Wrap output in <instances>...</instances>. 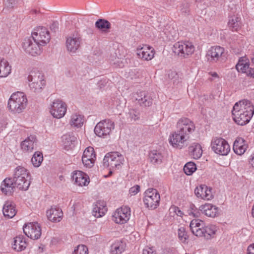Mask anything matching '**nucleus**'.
Segmentation results:
<instances>
[{
	"label": "nucleus",
	"instance_id": "obj_1",
	"mask_svg": "<svg viewBox=\"0 0 254 254\" xmlns=\"http://www.w3.org/2000/svg\"><path fill=\"white\" fill-rule=\"evenodd\" d=\"M176 130L170 133L168 141L173 148L181 149L187 146L190 136L195 131V124L189 118L183 117L179 119L176 125Z\"/></svg>",
	"mask_w": 254,
	"mask_h": 254
},
{
	"label": "nucleus",
	"instance_id": "obj_2",
	"mask_svg": "<svg viewBox=\"0 0 254 254\" xmlns=\"http://www.w3.org/2000/svg\"><path fill=\"white\" fill-rule=\"evenodd\" d=\"M232 117L235 122L244 126L249 123L254 114V105L248 100H242L233 106Z\"/></svg>",
	"mask_w": 254,
	"mask_h": 254
},
{
	"label": "nucleus",
	"instance_id": "obj_3",
	"mask_svg": "<svg viewBox=\"0 0 254 254\" xmlns=\"http://www.w3.org/2000/svg\"><path fill=\"white\" fill-rule=\"evenodd\" d=\"M27 105V99L25 95L20 92L13 93L9 98L7 108L12 114L22 113Z\"/></svg>",
	"mask_w": 254,
	"mask_h": 254
},
{
	"label": "nucleus",
	"instance_id": "obj_4",
	"mask_svg": "<svg viewBox=\"0 0 254 254\" xmlns=\"http://www.w3.org/2000/svg\"><path fill=\"white\" fill-rule=\"evenodd\" d=\"M190 227L193 235L197 237H204L207 239L213 237L216 231V227L213 225H208L203 228V222L198 219L191 220Z\"/></svg>",
	"mask_w": 254,
	"mask_h": 254
},
{
	"label": "nucleus",
	"instance_id": "obj_5",
	"mask_svg": "<svg viewBox=\"0 0 254 254\" xmlns=\"http://www.w3.org/2000/svg\"><path fill=\"white\" fill-rule=\"evenodd\" d=\"M13 181L16 187L22 190H26L31 183V175L29 172L25 168L17 167L14 170Z\"/></svg>",
	"mask_w": 254,
	"mask_h": 254
},
{
	"label": "nucleus",
	"instance_id": "obj_6",
	"mask_svg": "<svg viewBox=\"0 0 254 254\" xmlns=\"http://www.w3.org/2000/svg\"><path fill=\"white\" fill-rule=\"evenodd\" d=\"M124 162V156L118 152H112L107 154L103 159V166L109 169L110 175L112 171L119 168Z\"/></svg>",
	"mask_w": 254,
	"mask_h": 254
},
{
	"label": "nucleus",
	"instance_id": "obj_7",
	"mask_svg": "<svg viewBox=\"0 0 254 254\" xmlns=\"http://www.w3.org/2000/svg\"><path fill=\"white\" fill-rule=\"evenodd\" d=\"M30 89L35 92H40L46 85V80L43 73L39 71L32 70L27 77Z\"/></svg>",
	"mask_w": 254,
	"mask_h": 254
},
{
	"label": "nucleus",
	"instance_id": "obj_8",
	"mask_svg": "<svg viewBox=\"0 0 254 254\" xmlns=\"http://www.w3.org/2000/svg\"><path fill=\"white\" fill-rule=\"evenodd\" d=\"M160 200V194L156 189H148L144 192L143 201L149 209H156L159 205Z\"/></svg>",
	"mask_w": 254,
	"mask_h": 254
},
{
	"label": "nucleus",
	"instance_id": "obj_9",
	"mask_svg": "<svg viewBox=\"0 0 254 254\" xmlns=\"http://www.w3.org/2000/svg\"><path fill=\"white\" fill-rule=\"evenodd\" d=\"M67 108V105L64 101L60 99H56L50 106V113L54 118L61 119L66 114Z\"/></svg>",
	"mask_w": 254,
	"mask_h": 254
},
{
	"label": "nucleus",
	"instance_id": "obj_10",
	"mask_svg": "<svg viewBox=\"0 0 254 254\" xmlns=\"http://www.w3.org/2000/svg\"><path fill=\"white\" fill-rule=\"evenodd\" d=\"M195 48L191 43L178 42L174 45L173 51L180 57L187 58L192 54Z\"/></svg>",
	"mask_w": 254,
	"mask_h": 254
},
{
	"label": "nucleus",
	"instance_id": "obj_11",
	"mask_svg": "<svg viewBox=\"0 0 254 254\" xmlns=\"http://www.w3.org/2000/svg\"><path fill=\"white\" fill-rule=\"evenodd\" d=\"M211 147L215 153L221 155H227L230 150V147L227 141L221 137L213 138Z\"/></svg>",
	"mask_w": 254,
	"mask_h": 254
},
{
	"label": "nucleus",
	"instance_id": "obj_12",
	"mask_svg": "<svg viewBox=\"0 0 254 254\" xmlns=\"http://www.w3.org/2000/svg\"><path fill=\"white\" fill-rule=\"evenodd\" d=\"M130 216V208L127 206H123L114 212L112 220L117 224H124L129 220Z\"/></svg>",
	"mask_w": 254,
	"mask_h": 254
},
{
	"label": "nucleus",
	"instance_id": "obj_13",
	"mask_svg": "<svg viewBox=\"0 0 254 254\" xmlns=\"http://www.w3.org/2000/svg\"><path fill=\"white\" fill-rule=\"evenodd\" d=\"M41 46H44L48 43L50 39L49 31L43 27H39L34 29L32 33L31 37Z\"/></svg>",
	"mask_w": 254,
	"mask_h": 254
},
{
	"label": "nucleus",
	"instance_id": "obj_14",
	"mask_svg": "<svg viewBox=\"0 0 254 254\" xmlns=\"http://www.w3.org/2000/svg\"><path fill=\"white\" fill-rule=\"evenodd\" d=\"M114 128V124L110 120H105L98 123L94 128L95 133L99 137L109 135Z\"/></svg>",
	"mask_w": 254,
	"mask_h": 254
},
{
	"label": "nucleus",
	"instance_id": "obj_15",
	"mask_svg": "<svg viewBox=\"0 0 254 254\" xmlns=\"http://www.w3.org/2000/svg\"><path fill=\"white\" fill-rule=\"evenodd\" d=\"M24 234L33 240H37L41 235V226L37 222H30L25 224L23 227Z\"/></svg>",
	"mask_w": 254,
	"mask_h": 254
},
{
	"label": "nucleus",
	"instance_id": "obj_16",
	"mask_svg": "<svg viewBox=\"0 0 254 254\" xmlns=\"http://www.w3.org/2000/svg\"><path fill=\"white\" fill-rule=\"evenodd\" d=\"M41 45L35 41L32 37L25 39L22 43V48L24 51L32 56L40 54Z\"/></svg>",
	"mask_w": 254,
	"mask_h": 254
},
{
	"label": "nucleus",
	"instance_id": "obj_17",
	"mask_svg": "<svg viewBox=\"0 0 254 254\" xmlns=\"http://www.w3.org/2000/svg\"><path fill=\"white\" fill-rule=\"evenodd\" d=\"M136 54L137 58L140 60L149 61L154 58L155 50L152 47L148 45H140L136 48Z\"/></svg>",
	"mask_w": 254,
	"mask_h": 254
},
{
	"label": "nucleus",
	"instance_id": "obj_18",
	"mask_svg": "<svg viewBox=\"0 0 254 254\" xmlns=\"http://www.w3.org/2000/svg\"><path fill=\"white\" fill-rule=\"evenodd\" d=\"M81 43V37L78 34L68 36L65 43L67 51L71 54L75 53L80 47Z\"/></svg>",
	"mask_w": 254,
	"mask_h": 254
},
{
	"label": "nucleus",
	"instance_id": "obj_19",
	"mask_svg": "<svg viewBox=\"0 0 254 254\" xmlns=\"http://www.w3.org/2000/svg\"><path fill=\"white\" fill-rule=\"evenodd\" d=\"M71 177L73 184L79 187L87 186L90 182L89 176L81 171H74L71 173Z\"/></svg>",
	"mask_w": 254,
	"mask_h": 254
},
{
	"label": "nucleus",
	"instance_id": "obj_20",
	"mask_svg": "<svg viewBox=\"0 0 254 254\" xmlns=\"http://www.w3.org/2000/svg\"><path fill=\"white\" fill-rule=\"evenodd\" d=\"M236 67L239 72L245 73L248 76L254 78V68L250 67L249 60L247 58H241Z\"/></svg>",
	"mask_w": 254,
	"mask_h": 254
},
{
	"label": "nucleus",
	"instance_id": "obj_21",
	"mask_svg": "<svg viewBox=\"0 0 254 254\" xmlns=\"http://www.w3.org/2000/svg\"><path fill=\"white\" fill-rule=\"evenodd\" d=\"M96 155L92 147H88L84 151L82 161L84 166L91 168L93 166L96 159Z\"/></svg>",
	"mask_w": 254,
	"mask_h": 254
},
{
	"label": "nucleus",
	"instance_id": "obj_22",
	"mask_svg": "<svg viewBox=\"0 0 254 254\" xmlns=\"http://www.w3.org/2000/svg\"><path fill=\"white\" fill-rule=\"evenodd\" d=\"M194 193L197 197L205 200H209L213 198L212 189L205 185L197 187L194 190Z\"/></svg>",
	"mask_w": 254,
	"mask_h": 254
},
{
	"label": "nucleus",
	"instance_id": "obj_23",
	"mask_svg": "<svg viewBox=\"0 0 254 254\" xmlns=\"http://www.w3.org/2000/svg\"><path fill=\"white\" fill-rule=\"evenodd\" d=\"M224 53V49L220 46L211 47L208 51L206 57L208 61L216 62L220 60Z\"/></svg>",
	"mask_w": 254,
	"mask_h": 254
},
{
	"label": "nucleus",
	"instance_id": "obj_24",
	"mask_svg": "<svg viewBox=\"0 0 254 254\" xmlns=\"http://www.w3.org/2000/svg\"><path fill=\"white\" fill-rule=\"evenodd\" d=\"M107 211L106 202L104 200H98L93 205L92 214L96 218L102 217Z\"/></svg>",
	"mask_w": 254,
	"mask_h": 254
},
{
	"label": "nucleus",
	"instance_id": "obj_25",
	"mask_svg": "<svg viewBox=\"0 0 254 254\" xmlns=\"http://www.w3.org/2000/svg\"><path fill=\"white\" fill-rule=\"evenodd\" d=\"M228 25L232 31H239L243 25L240 16L238 14L230 16Z\"/></svg>",
	"mask_w": 254,
	"mask_h": 254
},
{
	"label": "nucleus",
	"instance_id": "obj_26",
	"mask_svg": "<svg viewBox=\"0 0 254 254\" xmlns=\"http://www.w3.org/2000/svg\"><path fill=\"white\" fill-rule=\"evenodd\" d=\"M47 216L50 221L59 222L62 219L63 213L62 209L59 207H52L47 211Z\"/></svg>",
	"mask_w": 254,
	"mask_h": 254
},
{
	"label": "nucleus",
	"instance_id": "obj_27",
	"mask_svg": "<svg viewBox=\"0 0 254 254\" xmlns=\"http://www.w3.org/2000/svg\"><path fill=\"white\" fill-rule=\"evenodd\" d=\"M134 99L140 106L149 107L152 104V99L144 91L137 92L134 95Z\"/></svg>",
	"mask_w": 254,
	"mask_h": 254
},
{
	"label": "nucleus",
	"instance_id": "obj_28",
	"mask_svg": "<svg viewBox=\"0 0 254 254\" xmlns=\"http://www.w3.org/2000/svg\"><path fill=\"white\" fill-rule=\"evenodd\" d=\"M248 148L246 141L242 137H237L233 145V150L238 155L243 154Z\"/></svg>",
	"mask_w": 254,
	"mask_h": 254
},
{
	"label": "nucleus",
	"instance_id": "obj_29",
	"mask_svg": "<svg viewBox=\"0 0 254 254\" xmlns=\"http://www.w3.org/2000/svg\"><path fill=\"white\" fill-rule=\"evenodd\" d=\"M16 187L14 185L13 179L6 178L2 182L0 189L2 192L6 195H10L13 192V189Z\"/></svg>",
	"mask_w": 254,
	"mask_h": 254
},
{
	"label": "nucleus",
	"instance_id": "obj_30",
	"mask_svg": "<svg viewBox=\"0 0 254 254\" xmlns=\"http://www.w3.org/2000/svg\"><path fill=\"white\" fill-rule=\"evenodd\" d=\"M26 238L23 236H18L14 238L12 248L16 252H21L27 246Z\"/></svg>",
	"mask_w": 254,
	"mask_h": 254
},
{
	"label": "nucleus",
	"instance_id": "obj_31",
	"mask_svg": "<svg viewBox=\"0 0 254 254\" xmlns=\"http://www.w3.org/2000/svg\"><path fill=\"white\" fill-rule=\"evenodd\" d=\"M36 140V136L31 135L22 141L20 146L22 151L25 152H31L34 149V142Z\"/></svg>",
	"mask_w": 254,
	"mask_h": 254
},
{
	"label": "nucleus",
	"instance_id": "obj_32",
	"mask_svg": "<svg viewBox=\"0 0 254 254\" xmlns=\"http://www.w3.org/2000/svg\"><path fill=\"white\" fill-rule=\"evenodd\" d=\"M2 212L4 217L8 218L13 217L16 213L15 204L10 201H6L3 206Z\"/></svg>",
	"mask_w": 254,
	"mask_h": 254
},
{
	"label": "nucleus",
	"instance_id": "obj_33",
	"mask_svg": "<svg viewBox=\"0 0 254 254\" xmlns=\"http://www.w3.org/2000/svg\"><path fill=\"white\" fill-rule=\"evenodd\" d=\"M200 210L205 215L211 217H215L218 213V207L210 203H205L200 206Z\"/></svg>",
	"mask_w": 254,
	"mask_h": 254
},
{
	"label": "nucleus",
	"instance_id": "obj_34",
	"mask_svg": "<svg viewBox=\"0 0 254 254\" xmlns=\"http://www.w3.org/2000/svg\"><path fill=\"white\" fill-rule=\"evenodd\" d=\"M126 247V244L124 241L116 240L111 246L110 253L111 254H121L125 250Z\"/></svg>",
	"mask_w": 254,
	"mask_h": 254
},
{
	"label": "nucleus",
	"instance_id": "obj_35",
	"mask_svg": "<svg viewBox=\"0 0 254 254\" xmlns=\"http://www.w3.org/2000/svg\"><path fill=\"white\" fill-rule=\"evenodd\" d=\"M11 66L8 61L4 58H0V77H6L10 73Z\"/></svg>",
	"mask_w": 254,
	"mask_h": 254
},
{
	"label": "nucleus",
	"instance_id": "obj_36",
	"mask_svg": "<svg viewBox=\"0 0 254 254\" xmlns=\"http://www.w3.org/2000/svg\"><path fill=\"white\" fill-rule=\"evenodd\" d=\"M190 156L194 159L199 158L202 153L201 146L197 143H194L189 147Z\"/></svg>",
	"mask_w": 254,
	"mask_h": 254
},
{
	"label": "nucleus",
	"instance_id": "obj_37",
	"mask_svg": "<svg viewBox=\"0 0 254 254\" xmlns=\"http://www.w3.org/2000/svg\"><path fill=\"white\" fill-rule=\"evenodd\" d=\"M84 122V117L78 113H75L71 115L69 124L71 126L77 127L82 126Z\"/></svg>",
	"mask_w": 254,
	"mask_h": 254
},
{
	"label": "nucleus",
	"instance_id": "obj_38",
	"mask_svg": "<svg viewBox=\"0 0 254 254\" xmlns=\"http://www.w3.org/2000/svg\"><path fill=\"white\" fill-rule=\"evenodd\" d=\"M63 145L66 150L72 148L75 145L76 138L69 135H64L62 137Z\"/></svg>",
	"mask_w": 254,
	"mask_h": 254
},
{
	"label": "nucleus",
	"instance_id": "obj_39",
	"mask_svg": "<svg viewBox=\"0 0 254 254\" xmlns=\"http://www.w3.org/2000/svg\"><path fill=\"white\" fill-rule=\"evenodd\" d=\"M149 156L151 161L154 164H160L164 158L163 154L157 150L151 151Z\"/></svg>",
	"mask_w": 254,
	"mask_h": 254
},
{
	"label": "nucleus",
	"instance_id": "obj_40",
	"mask_svg": "<svg viewBox=\"0 0 254 254\" xmlns=\"http://www.w3.org/2000/svg\"><path fill=\"white\" fill-rule=\"evenodd\" d=\"M43 160V154L39 151L35 152L31 158V162L35 167H39Z\"/></svg>",
	"mask_w": 254,
	"mask_h": 254
},
{
	"label": "nucleus",
	"instance_id": "obj_41",
	"mask_svg": "<svg viewBox=\"0 0 254 254\" xmlns=\"http://www.w3.org/2000/svg\"><path fill=\"white\" fill-rule=\"evenodd\" d=\"M96 27L102 31H106L111 28L110 23L105 19H99L95 23Z\"/></svg>",
	"mask_w": 254,
	"mask_h": 254
},
{
	"label": "nucleus",
	"instance_id": "obj_42",
	"mask_svg": "<svg viewBox=\"0 0 254 254\" xmlns=\"http://www.w3.org/2000/svg\"><path fill=\"white\" fill-rule=\"evenodd\" d=\"M196 170V166L194 163L190 162L186 164L184 167V171L187 175H191Z\"/></svg>",
	"mask_w": 254,
	"mask_h": 254
},
{
	"label": "nucleus",
	"instance_id": "obj_43",
	"mask_svg": "<svg viewBox=\"0 0 254 254\" xmlns=\"http://www.w3.org/2000/svg\"><path fill=\"white\" fill-rule=\"evenodd\" d=\"M178 235L179 240L183 243H186L189 238V236L184 227H180L178 229Z\"/></svg>",
	"mask_w": 254,
	"mask_h": 254
},
{
	"label": "nucleus",
	"instance_id": "obj_44",
	"mask_svg": "<svg viewBox=\"0 0 254 254\" xmlns=\"http://www.w3.org/2000/svg\"><path fill=\"white\" fill-rule=\"evenodd\" d=\"M110 62L115 67L122 68L125 66L123 61L118 57H115L114 59H110Z\"/></svg>",
	"mask_w": 254,
	"mask_h": 254
},
{
	"label": "nucleus",
	"instance_id": "obj_45",
	"mask_svg": "<svg viewBox=\"0 0 254 254\" xmlns=\"http://www.w3.org/2000/svg\"><path fill=\"white\" fill-rule=\"evenodd\" d=\"M72 254H88V249L85 245H79Z\"/></svg>",
	"mask_w": 254,
	"mask_h": 254
},
{
	"label": "nucleus",
	"instance_id": "obj_46",
	"mask_svg": "<svg viewBox=\"0 0 254 254\" xmlns=\"http://www.w3.org/2000/svg\"><path fill=\"white\" fill-rule=\"evenodd\" d=\"M169 211L170 214H173L172 215L174 216V214H176L177 216L182 217L183 215V212L179 209V207L173 205L171 206L169 209Z\"/></svg>",
	"mask_w": 254,
	"mask_h": 254
},
{
	"label": "nucleus",
	"instance_id": "obj_47",
	"mask_svg": "<svg viewBox=\"0 0 254 254\" xmlns=\"http://www.w3.org/2000/svg\"><path fill=\"white\" fill-rule=\"evenodd\" d=\"M129 117L132 120L135 121L138 120L140 117V114L138 111L134 109H130L129 111Z\"/></svg>",
	"mask_w": 254,
	"mask_h": 254
},
{
	"label": "nucleus",
	"instance_id": "obj_48",
	"mask_svg": "<svg viewBox=\"0 0 254 254\" xmlns=\"http://www.w3.org/2000/svg\"><path fill=\"white\" fill-rule=\"evenodd\" d=\"M194 207L193 205H191L190 206L191 210L188 211V213L190 216H192L193 217H198L199 215V212Z\"/></svg>",
	"mask_w": 254,
	"mask_h": 254
},
{
	"label": "nucleus",
	"instance_id": "obj_49",
	"mask_svg": "<svg viewBox=\"0 0 254 254\" xmlns=\"http://www.w3.org/2000/svg\"><path fill=\"white\" fill-rule=\"evenodd\" d=\"M140 191V187L138 185H135L130 188L129 193L131 195H135Z\"/></svg>",
	"mask_w": 254,
	"mask_h": 254
},
{
	"label": "nucleus",
	"instance_id": "obj_50",
	"mask_svg": "<svg viewBox=\"0 0 254 254\" xmlns=\"http://www.w3.org/2000/svg\"><path fill=\"white\" fill-rule=\"evenodd\" d=\"M7 123V120L6 119H0V132L6 127Z\"/></svg>",
	"mask_w": 254,
	"mask_h": 254
},
{
	"label": "nucleus",
	"instance_id": "obj_51",
	"mask_svg": "<svg viewBox=\"0 0 254 254\" xmlns=\"http://www.w3.org/2000/svg\"><path fill=\"white\" fill-rule=\"evenodd\" d=\"M142 254H156V252L153 250L152 248L145 247L143 250Z\"/></svg>",
	"mask_w": 254,
	"mask_h": 254
},
{
	"label": "nucleus",
	"instance_id": "obj_52",
	"mask_svg": "<svg viewBox=\"0 0 254 254\" xmlns=\"http://www.w3.org/2000/svg\"><path fill=\"white\" fill-rule=\"evenodd\" d=\"M247 254H254V244L250 245L248 247Z\"/></svg>",
	"mask_w": 254,
	"mask_h": 254
},
{
	"label": "nucleus",
	"instance_id": "obj_53",
	"mask_svg": "<svg viewBox=\"0 0 254 254\" xmlns=\"http://www.w3.org/2000/svg\"><path fill=\"white\" fill-rule=\"evenodd\" d=\"M249 162L251 166L254 169V153L250 156Z\"/></svg>",
	"mask_w": 254,
	"mask_h": 254
},
{
	"label": "nucleus",
	"instance_id": "obj_54",
	"mask_svg": "<svg viewBox=\"0 0 254 254\" xmlns=\"http://www.w3.org/2000/svg\"><path fill=\"white\" fill-rule=\"evenodd\" d=\"M209 74L212 77L214 78H219V76L218 74L216 72H210L209 73Z\"/></svg>",
	"mask_w": 254,
	"mask_h": 254
},
{
	"label": "nucleus",
	"instance_id": "obj_55",
	"mask_svg": "<svg viewBox=\"0 0 254 254\" xmlns=\"http://www.w3.org/2000/svg\"><path fill=\"white\" fill-rule=\"evenodd\" d=\"M252 215L254 218V204L252 209Z\"/></svg>",
	"mask_w": 254,
	"mask_h": 254
},
{
	"label": "nucleus",
	"instance_id": "obj_56",
	"mask_svg": "<svg viewBox=\"0 0 254 254\" xmlns=\"http://www.w3.org/2000/svg\"><path fill=\"white\" fill-rule=\"evenodd\" d=\"M203 0H195L197 2H201L202 1H203Z\"/></svg>",
	"mask_w": 254,
	"mask_h": 254
}]
</instances>
